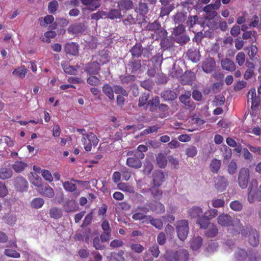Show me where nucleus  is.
I'll list each match as a JSON object with an SVG mask.
<instances>
[{
	"mask_svg": "<svg viewBox=\"0 0 261 261\" xmlns=\"http://www.w3.org/2000/svg\"><path fill=\"white\" fill-rule=\"evenodd\" d=\"M187 55L189 59L193 62H197L200 60V54L199 51L196 49L188 50L187 52Z\"/></svg>",
	"mask_w": 261,
	"mask_h": 261,
	"instance_id": "72a5a7b5",
	"label": "nucleus"
},
{
	"mask_svg": "<svg viewBox=\"0 0 261 261\" xmlns=\"http://www.w3.org/2000/svg\"><path fill=\"white\" fill-rule=\"evenodd\" d=\"M166 261H187L189 259L188 252L181 249L176 252L167 251L165 255Z\"/></svg>",
	"mask_w": 261,
	"mask_h": 261,
	"instance_id": "f03ea898",
	"label": "nucleus"
},
{
	"mask_svg": "<svg viewBox=\"0 0 261 261\" xmlns=\"http://www.w3.org/2000/svg\"><path fill=\"white\" fill-rule=\"evenodd\" d=\"M5 143L8 147H12L14 145L13 140L8 136H3L0 139V144Z\"/></svg>",
	"mask_w": 261,
	"mask_h": 261,
	"instance_id": "0e129e2a",
	"label": "nucleus"
},
{
	"mask_svg": "<svg viewBox=\"0 0 261 261\" xmlns=\"http://www.w3.org/2000/svg\"><path fill=\"white\" fill-rule=\"evenodd\" d=\"M249 180V171L247 168H242L239 174L238 183L242 189H245Z\"/></svg>",
	"mask_w": 261,
	"mask_h": 261,
	"instance_id": "6e6552de",
	"label": "nucleus"
},
{
	"mask_svg": "<svg viewBox=\"0 0 261 261\" xmlns=\"http://www.w3.org/2000/svg\"><path fill=\"white\" fill-rule=\"evenodd\" d=\"M148 220L150 221L151 225L156 228L161 229L163 227V224L161 220L159 219H151L149 216H148Z\"/></svg>",
	"mask_w": 261,
	"mask_h": 261,
	"instance_id": "09e8293b",
	"label": "nucleus"
},
{
	"mask_svg": "<svg viewBox=\"0 0 261 261\" xmlns=\"http://www.w3.org/2000/svg\"><path fill=\"white\" fill-rule=\"evenodd\" d=\"M156 160L157 164L159 167L164 168L166 166L167 160L166 156L164 154L162 153L158 154Z\"/></svg>",
	"mask_w": 261,
	"mask_h": 261,
	"instance_id": "473e14b6",
	"label": "nucleus"
},
{
	"mask_svg": "<svg viewBox=\"0 0 261 261\" xmlns=\"http://www.w3.org/2000/svg\"><path fill=\"white\" fill-rule=\"evenodd\" d=\"M102 91L111 100L114 99V91L109 84H105L102 87Z\"/></svg>",
	"mask_w": 261,
	"mask_h": 261,
	"instance_id": "c9c22d12",
	"label": "nucleus"
},
{
	"mask_svg": "<svg viewBox=\"0 0 261 261\" xmlns=\"http://www.w3.org/2000/svg\"><path fill=\"white\" fill-rule=\"evenodd\" d=\"M185 30V27L183 25H178V26L174 29L172 34L176 37L184 34Z\"/></svg>",
	"mask_w": 261,
	"mask_h": 261,
	"instance_id": "774afa93",
	"label": "nucleus"
},
{
	"mask_svg": "<svg viewBox=\"0 0 261 261\" xmlns=\"http://www.w3.org/2000/svg\"><path fill=\"white\" fill-rule=\"evenodd\" d=\"M159 127L156 125L148 126L146 129L141 132V136H145L150 133L156 132Z\"/></svg>",
	"mask_w": 261,
	"mask_h": 261,
	"instance_id": "603ef678",
	"label": "nucleus"
},
{
	"mask_svg": "<svg viewBox=\"0 0 261 261\" xmlns=\"http://www.w3.org/2000/svg\"><path fill=\"white\" fill-rule=\"evenodd\" d=\"M130 51L133 56L135 57L140 56L142 52L145 53V51H148L149 53L148 49H142V46L140 43H137L134 45Z\"/></svg>",
	"mask_w": 261,
	"mask_h": 261,
	"instance_id": "b1692460",
	"label": "nucleus"
},
{
	"mask_svg": "<svg viewBox=\"0 0 261 261\" xmlns=\"http://www.w3.org/2000/svg\"><path fill=\"white\" fill-rule=\"evenodd\" d=\"M41 175L45 180L49 182H51L53 181V176L51 175L50 172L49 170H43L41 171Z\"/></svg>",
	"mask_w": 261,
	"mask_h": 261,
	"instance_id": "bf43d9fd",
	"label": "nucleus"
},
{
	"mask_svg": "<svg viewBox=\"0 0 261 261\" xmlns=\"http://www.w3.org/2000/svg\"><path fill=\"white\" fill-rule=\"evenodd\" d=\"M65 51L67 54L75 56L78 53V45L74 43H68L65 46Z\"/></svg>",
	"mask_w": 261,
	"mask_h": 261,
	"instance_id": "a878e982",
	"label": "nucleus"
},
{
	"mask_svg": "<svg viewBox=\"0 0 261 261\" xmlns=\"http://www.w3.org/2000/svg\"><path fill=\"white\" fill-rule=\"evenodd\" d=\"M56 36V33L55 31L47 32L44 34V37L42 38V41L46 43H50V39L54 38Z\"/></svg>",
	"mask_w": 261,
	"mask_h": 261,
	"instance_id": "680f3d73",
	"label": "nucleus"
},
{
	"mask_svg": "<svg viewBox=\"0 0 261 261\" xmlns=\"http://www.w3.org/2000/svg\"><path fill=\"white\" fill-rule=\"evenodd\" d=\"M218 223L222 226L228 227L233 226L234 224L238 223L237 227L241 228L239 220L237 219H233L230 216L226 214H222L217 218Z\"/></svg>",
	"mask_w": 261,
	"mask_h": 261,
	"instance_id": "20e7f679",
	"label": "nucleus"
},
{
	"mask_svg": "<svg viewBox=\"0 0 261 261\" xmlns=\"http://www.w3.org/2000/svg\"><path fill=\"white\" fill-rule=\"evenodd\" d=\"M123 251H120L118 253L112 254L110 261H124V258L123 257Z\"/></svg>",
	"mask_w": 261,
	"mask_h": 261,
	"instance_id": "8fccbe9b",
	"label": "nucleus"
},
{
	"mask_svg": "<svg viewBox=\"0 0 261 261\" xmlns=\"http://www.w3.org/2000/svg\"><path fill=\"white\" fill-rule=\"evenodd\" d=\"M129 246L133 251L138 253L142 252L144 250V247L138 243H129Z\"/></svg>",
	"mask_w": 261,
	"mask_h": 261,
	"instance_id": "6e6d98bb",
	"label": "nucleus"
},
{
	"mask_svg": "<svg viewBox=\"0 0 261 261\" xmlns=\"http://www.w3.org/2000/svg\"><path fill=\"white\" fill-rule=\"evenodd\" d=\"M61 65L64 71L66 73L69 74H76L77 70L74 66H70L66 62H62Z\"/></svg>",
	"mask_w": 261,
	"mask_h": 261,
	"instance_id": "2f4dec72",
	"label": "nucleus"
},
{
	"mask_svg": "<svg viewBox=\"0 0 261 261\" xmlns=\"http://www.w3.org/2000/svg\"><path fill=\"white\" fill-rule=\"evenodd\" d=\"M215 17H204L199 19V23L202 27H207L210 29H215L217 28Z\"/></svg>",
	"mask_w": 261,
	"mask_h": 261,
	"instance_id": "f8f14e48",
	"label": "nucleus"
},
{
	"mask_svg": "<svg viewBox=\"0 0 261 261\" xmlns=\"http://www.w3.org/2000/svg\"><path fill=\"white\" fill-rule=\"evenodd\" d=\"M229 206L232 210L240 212L242 210L243 204L239 200H234L230 203Z\"/></svg>",
	"mask_w": 261,
	"mask_h": 261,
	"instance_id": "a19ab883",
	"label": "nucleus"
},
{
	"mask_svg": "<svg viewBox=\"0 0 261 261\" xmlns=\"http://www.w3.org/2000/svg\"><path fill=\"white\" fill-rule=\"evenodd\" d=\"M28 166L26 163L22 161H16L12 165L13 170L17 173L22 172Z\"/></svg>",
	"mask_w": 261,
	"mask_h": 261,
	"instance_id": "cd10ccee",
	"label": "nucleus"
},
{
	"mask_svg": "<svg viewBox=\"0 0 261 261\" xmlns=\"http://www.w3.org/2000/svg\"><path fill=\"white\" fill-rule=\"evenodd\" d=\"M210 219L205 217L204 215L199 217L197 220V223L199 225L200 228L205 229L210 224Z\"/></svg>",
	"mask_w": 261,
	"mask_h": 261,
	"instance_id": "4c0bfd02",
	"label": "nucleus"
},
{
	"mask_svg": "<svg viewBox=\"0 0 261 261\" xmlns=\"http://www.w3.org/2000/svg\"><path fill=\"white\" fill-rule=\"evenodd\" d=\"M13 176V171L10 168L2 167L0 168V179L5 180Z\"/></svg>",
	"mask_w": 261,
	"mask_h": 261,
	"instance_id": "aec40b11",
	"label": "nucleus"
},
{
	"mask_svg": "<svg viewBox=\"0 0 261 261\" xmlns=\"http://www.w3.org/2000/svg\"><path fill=\"white\" fill-rule=\"evenodd\" d=\"M221 162L220 160L213 159L210 164L211 170L213 173H217L221 167Z\"/></svg>",
	"mask_w": 261,
	"mask_h": 261,
	"instance_id": "ea45409f",
	"label": "nucleus"
},
{
	"mask_svg": "<svg viewBox=\"0 0 261 261\" xmlns=\"http://www.w3.org/2000/svg\"><path fill=\"white\" fill-rule=\"evenodd\" d=\"M161 28V24L160 23L155 21L152 23H150L147 24L146 27V29L151 31H156L159 30L160 28Z\"/></svg>",
	"mask_w": 261,
	"mask_h": 261,
	"instance_id": "052dcab7",
	"label": "nucleus"
},
{
	"mask_svg": "<svg viewBox=\"0 0 261 261\" xmlns=\"http://www.w3.org/2000/svg\"><path fill=\"white\" fill-rule=\"evenodd\" d=\"M149 94L148 93H144L142 94L139 98L138 106L139 107H144L147 109V105L148 99L149 98Z\"/></svg>",
	"mask_w": 261,
	"mask_h": 261,
	"instance_id": "c85d7f7f",
	"label": "nucleus"
},
{
	"mask_svg": "<svg viewBox=\"0 0 261 261\" xmlns=\"http://www.w3.org/2000/svg\"><path fill=\"white\" fill-rule=\"evenodd\" d=\"M249 244L252 246H256L259 243L258 234L256 230L251 229L249 231L248 236Z\"/></svg>",
	"mask_w": 261,
	"mask_h": 261,
	"instance_id": "6ab92c4d",
	"label": "nucleus"
},
{
	"mask_svg": "<svg viewBox=\"0 0 261 261\" xmlns=\"http://www.w3.org/2000/svg\"><path fill=\"white\" fill-rule=\"evenodd\" d=\"M43 18L40 19V24L41 26H45L48 24L52 23L54 20V17L52 15H47L43 18V20H41Z\"/></svg>",
	"mask_w": 261,
	"mask_h": 261,
	"instance_id": "338daca9",
	"label": "nucleus"
},
{
	"mask_svg": "<svg viewBox=\"0 0 261 261\" xmlns=\"http://www.w3.org/2000/svg\"><path fill=\"white\" fill-rule=\"evenodd\" d=\"M215 183V188L220 192L225 190L228 184L227 179L223 176L218 177L216 179Z\"/></svg>",
	"mask_w": 261,
	"mask_h": 261,
	"instance_id": "ddd939ff",
	"label": "nucleus"
},
{
	"mask_svg": "<svg viewBox=\"0 0 261 261\" xmlns=\"http://www.w3.org/2000/svg\"><path fill=\"white\" fill-rule=\"evenodd\" d=\"M247 256L246 251L244 249L238 250L235 254V257L238 260H243Z\"/></svg>",
	"mask_w": 261,
	"mask_h": 261,
	"instance_id": "864d4df0",
	"label": "nucleus"
},
{
	"mask_svg": "<svg viewBox=\"0 0 261 261\" xmlns=\"http://www.w3.org/2000/svg\"><path fill=\"white\" fill-rule=\"evenodd\" d=\"M27 69L24 66H21L15 69L12 72V74L20 79H23L27 73Z\"/></svg>",
	"mask_w": 261,
	"mask_h": 261,
	"instance_id": "393cba45",
	"label": "nucleus"
},
{
	"mask_svg": "<svg viewBox=\"0 0 261 261\" xmlns=\"http://www.w3.org/2000/svg\"><path fill=\"white\" fill-rule=\"evenodd\" d=\"M149 206L152 211L155 212L157 213L162 214L165 211L164 205L161 202H156L154 205H149Z\"/></svg>",
	"mask_w": 261,
	"mask_h": 261,
	"instance_id": "e433bc0d",
	"label": "nucleus"
},
{
	"mask_svg": "<svg viewBox=\"0 0 261 261\" xmlns=\"http://www.w3.org/2000/svg\"><path fill=\"white\" fill-rule=\"evenodd\" d=\"M202 213V209L198 206H193L188 210L189 216L193 218H199Z\"/></svg>",
	"mask_w": 261,
	"mask_h": 261,
	"instance_id": "bb28decb",
	"label": "nucleus"
},
{
	"mask_svg": "<svg viewBox=\"0 0 261 261\" xmlns=\"http://www.w3.org/2000/svg\"><path fill=\"white\" fill-rule=\"evenodd\" d=\"M175 40L180 44H184L190 40V38L185 34H182L175 37Z\"/></svg>",
	"mask_w": 261,
	"mask_h": 261,
	"instance_id": "3c124183",
	"label": "nucleus"
},
{
	"mask_svg": "<svg viewBox=\"0 0 261 261\" xmlns=\"http://www.w3.org/2000/svg\"><path fill=\"white\" fill-rule=\"evenodd\" d=\"M14 186L17 191L22 192L27 190L28 183L24 178L18 176L15 179Z\"/></svg>",
	"mask_w": 261,
	"mask_h": 261,
	"instance_id": "1a4fd4ad",
	"label": "nucleus"
},
{
	"mask_svg": "<svg viewBox=\"0 0 261 261\" xmlns=\"http://www.w3.org/2000/svg\"><path fill=\"white\" fill-rule=\"evenodd\" d=\"M29 179L30 182L34 186L40 188L42 186L41 178L35 172H31Z\"/></svg>",
	"mask_w": 261,
	"mask_h": 261,
	"instance_id": "4be33fe9",
	"label": "nucleus"
},
{
	"mask_svg": "<svg viewBox=\"0 0 261 261\" xmlns=\"http://www.w3.org/2000/svg\"><path fill=\"white\" fill-rule=\"evenodd\" d=\"M100 69V65L96 62L89 63L84 68L85 71L89 75H97L98 74Z\"/></svg>",
	"mask_w": 261,
	"mask_h": 261,
	"instance_id": "9d476101",
	"label": "nucleus"
},
{
	"mask_svg": "<svg viewBox=\"0 0 261 261\" xmlns=\"http://www.w3.org/2000/svg\"><path fill=\"white\" fill-rule=\"evenodd\" d=\"M224 204L225 201L223 199L214 198L212 200V205L215 208L222 207Z\"/></svg>",
	"mask_w": 261,
	"mask_h": 261,
	"instance_id": "5fc2aeb1",
	"label": "nucleus"
},
{
	"mask_svg": "<svg viewBox=\"0 0 261 261\" xmlns=\"http://www.w3.org/2000/svg\"><path fill=\"white\" fill-rule=\"evenodd\" d=\"M187 18V13L186 12H178L172 16V19L175 23L178 25H182Z\"/></svg>",
	"mask_w": 261,
	"mask_h": 261,
	"instance_id": "f3484780",
	"label": "nucleus"
},
{
	"mask_svg": "<svg viewBox=\"0 0 261 261\" xmlns=\"http://www.w3.org/2000/svg\"><path fill=\"white\" fill-rule=\"evenodd\" d=\"M161 96L165 100H173L177 97V95L174 91L169 90L163 91Z\"/></svg>",
	"mask_w": 261,
	"mask_h": 261,
	"instance_id": "c756f323",
	"label": "nucleus"
},
{
	"mask_svg": "<svg viewBox=\"0 0 261 261\" xmlns=\"http://www.w3.org/2000/svg\"><path fill=\"white\" fill-rule=\"evenodd\" d=\"M152 178L154 185L160 187L164 181L165 175L162 171L156 170L153 173Z\"/></svg>",
	"mask_w": 261,
	"mask_h": 261,
	"instance_id": "4468645a",
	"label": "nucleus"
},
{
	"mask_svg": "<svg viewBox=\"0 0 261 261\" xmlns=\"http://www.w3.org/2000/svg\"><path fill=\"white\" fill-rule=\"evenodd\" d=\"M87 79V83L91 86H98L100 84V80L95 75H89Z\"/></svg>",
	"mask_w": 261,
	"mask_h": 261,
	"instance_id": "37998d69",
	"label": "nucleus"
},
{
	"mask_svg": "<svg viewBox=\"0 0 261 261\" xmlns=\"http://www.w3.org/2000/svg\"><path fill=\"white\" fill-rule=\"evenodd\" d=\"M159 187L154 186L150 189L152 195L155 199H160L162 197V191Z\"/></svg>",
	"mask_w": 261,
	"mask_h": 261,
	"instance_id": "79ce46f5",
	"label": "nucleus"
},
{
	"mask_svg": "<svg viewBox=\"0 0 261 261\" xmlns=\"http://www.w3.org/2000/svg\"><path fill=\"white\" fill-rule=\"evenodd\" d=\"M216 66L214 59L209 57L206 58L202 63V68L204 72L206 73L212 72Z\"/></svg>",
	"mask_w": 261,
	"mask_h": 261,
	"instance_id": "9b49d317",
	"label": "nucleus"
},
{
	"mask_svg": "<svg viewBox=\"0 0 261 261\" xmlns=\"http://www.w3.org/2000/svg\"><path fill=\"white\" fill-rule=\"evenodd\" d=\"M191 95L190 92L188 91L184 94H181L179 97L180 101L189 108L193 107V103L190 99Z\"/></svg>",
	"mask_w": 261,
	"mask_h": 261,
	"instance_id": "dca6fc26",
	"label": "nucleus"
},
{
	"mask_svg": "<svg viewBox=\"0 0 261 261\" xmlns=\"http://www.w3.org/2000/svg\"><path fill=\"white\" fill-rule=\"evenodd\" d=\"M117 188L118 190L126 193H134L135 192L134 189L132 186L124 182L118 184Z\"/></svg>",
	"mask_w": 261,
	"mask_h": 261,
	"instance_id": "7c9ffc66",
	"label": "nucleus"
},
{
	"mask_svg": "<svg viewBox=\"0 0 261 261\" xmlns=\"http://www.w3.org/2000/svg\"><path fill=\"white\" fill-rule=\"evenodd\" d=\"M64 189L68 192H73L76 189V186L69 181H66L63 183Z\"/></svg>",
	"mask_w": 261,
	"mask_h": 261,
	"instance_id": "a18cd8bd",
	"label": "nucleus"
},
{
	"mask_svg": "<svg viewBox=\"0 0 261 261\" xmlns=\"http://www.w3.org/2000/svg\"><path fill=\"white\" fill-rule=\"evenodd\" d=\"M221 65L222 68L227 71H233L236 69V65L234 62L228 58L222 60Z\"/></svg>",
	"mask_w": 261,
	"mask_h": 261,
	"instance_id": "a211bd4d",
	"label": "nucleus"
},
{
	"mask_svg": "<svg viewBox=\"0 0 261 261\" xmlns=\"http://www.w3.org/2000/svg\"><path fill=\"white\" fill-rule=\"evenodd\" d=\"M120 11V9H113L111 10L108 14L109 18L112 19L120 18L121 17Z\"/></svg>",
	"mask_w": 261,
	"mask_h": 261,
	"instance_id": "4d7b16f0",
	"label": "nucleus"
},
{
	"mask_svg": "<svg viewBox=\"0 0 261 261\" xmlns=\"http://www.w3.org/2000/svg\"><path fill=\"white\" fill-rule=\"evenodd\" d=\"M4 254L7 256L14 257V258H19L20 256V254L16 251L10 249H6L4 251Z\"/></svg>",
	"mask_w": 261,
	"mask_h": 261,
	"instance_id": "e2e57ef3",
	"label": "nucleus"
},
{
	"mask_svg": "<svg viewBox=\"0 0 261 261\" xmlns=\"http://www.w3.org/2000/svg\"><path fill=\"white\" fill-rule=\"evenodd\" d=\"M98 139L95 134L90 133L83 134L82 142L84 145V149L87 151H91L92 146H96L98 143Z\"/></svg>",
	"mask_w": 261,
	"mask_h": 261,
	"instance_id": "7ed1b4c3",
	"label": "nucleus"
},
{
	"mask_svg": "<svg viewBox=\"0 0 261 261\" xmlns=\"http://www.w3.org/2000/svg\"><path fill=\"white\" fill-rule=\"evenodd\" d=\"M38 191L41 195L48 198H53L55 196L54 190L49 185L41 186Z\"/></svg>",
	"mask_w": 261,
	"mask_h": 261,
	"instance_id": "2eb2a0df",
	"label": "nucleus"
},
{
	"mask_svg": "<svg viewBox=\"0 0 261 261\" xmlns=\"http://www.w3.org/2000/svg\"><path fill=\"white\" fill-rule=\"evenodd\" d=\"M144 157L145 154L143 153L134 152L133 156L127 159L126 164L130 168L139 169L142 165L141 160Z\"/></svg>",
	"mask_w": 261,
	"mask_h": 261,
	"instance_id": "39448f33",
	"label": "nucleus"
},
{
	"mask_svg": "<svg viewBox=\"0 0 261 261\" xmlns=\"http://www.w3.org/2000/svg\"><path fill=\"white\" fill-rule=\"evenodd\" d=\"M257 199L261 201V184L257 189V182L256 180H252L248 188V201L252 203Z\"/></svg>",
	"mask_w": 261,
	"mask_h": 261,
	"instance_id": "f257e3e1",
	"label": "nucleus"
},
{
	"mask_svg": "<svg viewBox=\"0 0 261 261\" xmlns=\"http://www.w3.org/2000/svg\"><path fill=\"white\" fill-rule=\"evenodd\" d=\"M160 104V99L157 96L152 97L150 99L148 100L147 105V108L148 107L149 108L150 112H153L156 109V107Z\"/></svg>",
	"mask_w": 261,
	"mask_h": 261,
	"instance_id": "5701e85b",
	"label": "nucleus"
},
{
	"mask_svg": "<svg viewBox=\"0 0 261 261\" xmlns=\"http://www.w3.org/2000/svg\"><path fill=\"white\" fill-rule=\"evenodd\" d=\"M117 4L121 11H127L133 8V2L130 0H120Z\"/></svg>",
	"mask_w": 261,
	"mask_h": 261,
	"instance_id": "412c9836",
	"label": "nucleus"
},
{
	"mask_svg": "<svg viewBox=\"0 0 261 261\" xmlns=\"http://www.w3.org/2000/svg\"><path fill=\"white\" fill-rule=\"evenodd\" d=\"M220 1H216L214 4L205 6L203 8V11L205 13L204 17H216L218 15L216 10L220 8Z\"/></svg>",
	"mask_w": 261,
	"mask_h": 261,
	"instance_id": "0eeeda50",
	"label": "nucleus"
},
{
	"mask_svg": "<svg viewBox=\"0 0 261 261\" xmlns=\"http://www.w3.org/2000/svg\"><path fill=\"white\" fill-rule=\"evenodd\" d=\"M245 61V55L241 51L239 52L236 56V62L239 66H242Z\"/></svg>",
	"mask_w": 261,
	"mask_h": 261,
	"instance_id": "69168bd1",
	"label": "nucleus"
},
{
	"mask_svg": "<svg viewBox=\"0 0 261 261\" xmlns=\"http://www.w3.org/2000/svg\"><path fill=\"white\" fill-rule=\"evenodd\" d=\"M218 215V211L214 208H210L204 213V215L210 220L215 218Z\"/></svg>",
	"mask_w": 261,
	"mask_h": 261,
	"instance_id": "13d9d810",
	"label": "nucleus"
},
{
	"mask_svg": "<svg viewBox=\"0 0 261 261\" xmlns=\"http://www.w3.org/2000/svg\"><path fill=\"white\" fill-rule=\"evenodd\" d=\"M44 203V200L41 198H34L31 202V205L35 208H39Z\"/></svg>",
	"mask_w": 261,
	"mask_h": 261,
	"instance_id": "de8ad7c7",
	"label": "nucleus"
},
{
	"mask_svg": "<svg viewBox=\"0 0 261 261\" xmlns=\"http://www.w3.org/2000/svg\"><path fill=\"white\" fill-rule=\"evenodd\" d=\"M176 229L178 238L182 241L185 240L189 232L188 221L185 220L178 221L177 223Z\"/></svg>",
	"mask_w": 261,
	"mask_h": 261,
	"instance_id": "423d86ee",
	"label": "nucleus"
},
{
	"mask_svg": "<svg viewBox=\"0 0 261 261\" xmlns=\"http://www.w3.org/2000/svg\"><path fill=\"white\" fill-rule=\"evenodd\" d=\"M185 152L188 157L193 158L197 154V149L195 146L191 145L186 149Z\"/></svg>",
	"mask_w": 261,
	"mask_h": 261,
	"instance_id": "c03bdc74",
	"label": "nucleus"
},
{
	"mask_svg": "<svg viewBox=\"0 0 261 261\" xmlns=\"http://www.w3.org/2000/svg\"><path fill=\"white\" fill-rule=\"evenodd\" d=\"M202 239L200 237H197L191 241V247L193 250H198L202 245Z\"/></svg>",
	"mask_w": 261,
	"mask_h": 261,
	"instance_id": "f704fd0d",
	"label": "nucleus"
},
{
	"mask_svg": "<svg viewBox=\"0 0 261 261\" xmlns=\"http://www.w3.org/2000/svg\"><path fill=\"white\" fill-rule=\"evenodd\" d=\"M194 79V74L193 72L186 73L182 76V83L184 85H191Z\"/></svg>",
	"mask_w": 261,
	"mask_h": 261,
	"instance_id": "58836bf2",
	"label": "nucleus"
},
{
	"mask_svg": "<svg viewBox=\"0 0 261 261\" xmlns=\"http://www.w3.org/2000/svg\"><path fill=\"white\" fill-rule=\"evenodd\" d=\"M49 214L51 217L55 219H58L62 217V212L60 209L54 207L50 210Z\"/></svg>",
	"mask_w": 261,
	"mask_h": 261,
	"instance_id": "49530a36",
	"label": "nucleus"
}]
</instances>
